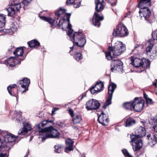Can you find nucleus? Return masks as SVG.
<instances>
[{"label":"nucleus","mask_w":157,"mask_h":157,"mask_svg":"<svg viewBox=\"0 0 157 157\" xmlns=\"http://www.w3.org/2000/svg\"><path fill=\"white\" fill-rule=\"evenodd\" d=\"M86 36L81 32H75L72 36H70V39L73 43V46L70 47L71 49L69 53H70L73 51L75 53L73 56L75 59L77 61L82 60L83 59V56L81 52H77L80 47H83L86 42Z\"/></svg>","instance_id":"1"},{"label":"nucleus","mask_w":157,"mask_h":157,"mask_svg":"<svg viewBox=\"0 0 157 157\" xmlns=\"http://www.w3.org/2000/svg\"><path fill=\"white\" fill-rule=\"evenodd\" d=\"M125 50V44L121 41H117L114 47H109L108 51L105 53V56L108 60H113L114 56L120 55Z\"/></svg>","instance_id":"2"},{"label":"nucleus","mask_w":157,"mask_h":157,"mask_svg":"<svg viewBox=\"0 0 157 157\" xmlns=\"http://www.w3.org/2000/svg\"><path fill=\"white\" fill-rule=\"evenodd\" d=\"M66 11V10L65 9L60 8L55 13L56 16L57 18L56 20L51 17L40 16V14H39V16L41 19L48 22L51 26H54L57 29H60L61 27H62L63 22L62 19H60L58 23V20L59 17H63L65 14Z\"/></svg>","instance_id":"3"},{"label":"nucleus","mask_w":157,"mask_h":157,"mask_svg":"<svg viewBox=\"0 0 157 157\" xmlns=\"http://www.w3.org/2000/svg\"><path fill=\"white\" fill-rule=\"evenodd\" d=\"M104 0H95V12L93 18V25L96 27H99L101 25L100 22L104 19L103 15L100 16L98 12L101 11L104 9Z\"/></svg>","instance_id":"4"},{"label":"nucleus","mask_w":157,"mask_h":157,"mask_svg":"<svg viewBox=\"0 0 157 157\" xmlns=\"http://www.w3.org/2000/svg\"><path fill=\"white\" fill-rule=\"evenodd\" d=\"M43 133L45 136L43 140L47 138H54L59 139L60 133L58 132L57 130L55 129L52 126H50L41 129L39 133Z\"/></svg>","instance_id":"5"},{"label":"nucleus","mask_w":157,"mask_h":157,"mask_svg":"<svg viewBox=\"0 0 157 157\" xmlns=\"http://www.w3.org/2000/svg\"><path fill=\"white\" fill-rule=\"evenodd\" d=\"M128 34V30L126 27L123 23L119 24L116 29H114L113 35L115 36L123 37L127 36Z\"/></svg>","instance_id":"6"},{"label":"nucleus","mask_w":157,"mask_h":157,"mask_svg":"<svg viewBox=\"0 0 157 157\" xmlns=\"http://www.w3.org/2000/svg\"><path fill=\"white\" fill-rule=\"evenodd\" d=\"M21 8V6L20 3L17 2L16 1L13 0L10 1L8 7L6 8V10L8 12V16H13L15 14L16 11H19Z\"/></svg>","instance_id":"7"},{"label":"nucleus","mask_w":157,"mask_h":157,"mask_svg":"<svg viewBox=\"0 0 157 157\" xmlns=\"http://www.w3.org/2000/svg\"><path fill=\"white\" fill-rule=\"evenodd\" d=\"M116 87V85L113 82L111 83L109 86L108 87V93L107 97V99L102 106V108L103 109H106L108 106L111 104V100L112 98L113 93Z\"/></svg>","instance_id":"8"},{"label":"nucleus","mask_w":157,"mask_h":157,"mask_svg":"<svg viewBox=\"0 0 157 157\" xmlns=\"http://www.w3.org/2000/svg\"><path fill=\"white\" fill-rule=\"evenodd\" d=\"M2 136L4 139L3 142L9 145V143L14 142L17 136L16 137L14 135L9 133L6 131L0 130V136Z\"/></svg>","instance_id":"9"},{"label":"nucleus","mask_w":157,"mask_h":157,"mask_svg":"<svg viewBox=\"0 0 157 157\" xmlns=\"http://www.w3.org/2000/svg\"><path fill=\"white\" fill-rule=\"evenodd\" d=\"M111 62V71L112 72L117 71L119 72L123 73V63L120 60L117 59L114 60Z\"/></svg>","instance_id":"10"},{"label":"nucleus","mask_w":157,"mask_h":157,"mask_svg":"<svg viewBox=\"0 0 157 157\" xmlns=\"http://www.w3.org/2000/svg\"><path fill=\"white\" fill-rule=\"evenodd\" d=\"M145 101L144 99L141 98L136 97L133 100V109L134 111L140 112L142 110Z\"/></svg>","instance_id":"11"},{"label":"nucleus","mask_w":157,"mask_h":157,"mask_svg":"<svg viewBox=\"0 0 157 157\" xmlns=\"http://www.w3.org/2000/svg\"><path fill=\"white\" fill-rule=\"evenodd\" d=\"M131 63L133 66L136 67L143 66L144 65L147 66L150 65L149 61L146 59L143 58L140 59L138 58L131 59Z\"/></svg>","instance_id":"12"},{"label":"nucleus","mask_w":157,"mask_h":157,"mask_svg":"<svg viewBox=\"0 0 157 157\" xmlns=\"http://www.w3.org/2000/svg\"><path fill=\"white\" fill-rule=\"evenodd\" d=\"M139 6L140 8L139 11L140 16L141 17H144L146 20H148L151 14V12L148 8L149 6L142 5Z\"/></svg>","instance_id":"13"},{"label":"nucleus","mask_w":157,"mask_h":157,"mask_svg":"<svg viewBox=\"0 0 157 157\" xmlns=\"http://www.w3.org/2000/svg\"><path fill=\"white\" fill-rule=\"evenodd\" d=\"M135 132V134L130 135V138L133 140L135 138H139L144 136L146 135V130L144 128L140 126L136 128Z\"/></svg>","instance_id":"14"},{"label":"nucleus","mask_w":157,"mask_h":157,"mask_svg":"<svg viewBox=\"0 0 157 157\" xmlns=\"http://www.w3.org/2000/svg\"><path fill=\"white\" fill-rule=\"evenodd\" d=\"M100 105L99 102L94 99L89 100L86 105V108L88 110H96L98 109Z\"/></svg>","instance_id":"15"},{"label":"nucleus","mask_w":157,"mask_h":157,"mask_svg":"<svg viewBox=\"0 0 157 157\" xmlns=\"http://www.w3.org/2000/svg\"><path fill=\"white\" fill-rule=\"evenodd\" d=\"M30 83V79L26 78L19 80L17 83V85L18 87H21L22 88L24 89L22 92V93H23L28 90Z\"/></svg>","instance_id":"16"},{"label":"nucleus","mask_w":157,"mask_h":157,"mask_svg":"<svg viewBox=\"0 0 157 157\" xmlns=\"http://www.w3.org/2000/svg\"><path fill=\"white\" fill-rule=\"evenodd\" d=\"M24 49L23 47H19L17 48L13 52V54L18 59L21 61L24 60L25 56H23Z\"/></svg>","instance_id":"17"},{"label":"nucleus","mask_w":157,"mask_h":157,"mask_svg":"<svg viewBox=\"0 0 157 157\" xmlns=\"http://www.w3.org/2000/svg\"><path fill=\"white\" fill-rule=\"evenodd\" d=\"M20 62L21 61H19L15 57H11L4 61L6 64L11 67H14L17 64H20Z\"/></svg>","instance_id":"18"},{"label":"nucleus","mask_w":157,"mask_h":157,"mask_svg":"<svg viewBox=\"0 0 157 157\" xmlns=\"http://www.w3.org/2000/svg\"><path fill=\"white\" fill-rule=\"evenodd\" d=\"M98 121L103 125L106 126L108 125L109 119L108 116L102 111L98 117Z\"/></svg>","instance_id":"19"},{"label":"nucleus","mask_w":157,"mask_h":157,"mask_svg":"<svg viewBox=\"0 0 157 157\" xmlns=\"http://www.w3.org/2000/svg\"><path fill=\"white\" fill-rule=\"evenodd\" d=\"M131 142H132V148L134 151L140 150L142 146V140L139 138H135L133 140L131 139Z\"/></svg>","instance_id":"20"},{"label":"nucleus","mask_w":157,"mask_h":157,"mask_svg":"<svg viewBox=\"0 0 157 157\" xmlns=\"http://www.w3.org/2000/svg\"><path fill=\"white\" fill-rule=\"evenodd\" d=\"M23 124V128L20 129L18 132V134L19 135H25L29 131H30L32 129L31 126L29 123H25Z\"/></svg>","instance_id":"21"},{"label":"nucleus","mask_w":157,"mask_h":157,"mask_svg":"<svg viewBox=\"0 0 157 157\" xmlns=\"http://www.w3.org/2000/svg\"><path fill=\"white\" fill-rule=\"evenodd\" d=\"M65 143L66 147L64 151L65 152L68 153V151H72L74 150L73 147L74 141L68 138L66 140Z\"/></svg>","instance_id":"22"},{"label":"nucleus","mask_w":157,"mask_h":157,"mask_svg":"<svg viewBox=\"0 0 157 157\" xmlns=\"http://www.w3.org/2000/svg\"><path fill=\"white\" fill-rule=\"evenodd\" d=\"M16 84L10 85L7 88V90L9 93L12 96H16L17 95L18 90Z\"/></svg>","instance_id":"23"},{"label":"nucleus","mask_w":157,"mask_h":157,"mask_svg":"<svg viewBox=\"0 0 157 157\" xmlns=\"http://www.w3.org/2000/svg\"><path fill=\"white\" fill-rule=\"evenodd\" d=\"M147 137L150 144L154 145L157 142V137L153 133H149L147 135Z\"/></svg>","instance_id":"24"},{"label":"nucleus","mask_w":157,"mask_h":157,"mask_svg":"<svg viewBox=\"0 0 157 157\" xmlns=\"http://www.w3.org/2000/svg\"><path fill=\"white\" fill-rule=\"evenodd\" d=\"M10 149V148L9 145L6 143L2 141L1 139H0V151L2 152L6 151V153L9 154V151Z\"/></svg>","instance_id":"25"},{"label":"nucleus","mask_w":157,"mask_h":157,"mask_svg":"<svg viewBox=\"0 0 157 157\" xmlns=\"http://www.w3.org/2000/svg\"><path fill=\"white\" fill-rule=\"evenodd\" d=\"M72 119L73 123L75 124H79L82 119V116L79 113L75 114Z\"/></svg>","instance_id":"26"},{"label":"nucleus","mask_w":157,"mask_h":157,"mask_svg":"<svg viewBox=\"0 0 157 157\" xmlns=\"http://www.w3.org/2000/svg\"><path fill=\"white\" fill-rule=\"evenodd\" d=\"M29 47L37 48L40 46V43L36 40H33L28 42Z\"/></svg>","instance_id":"27"},{"label":"nucleus","mask_w":157,"mask_h":157,"mask_svg":"<svg viewBox=\"0 0 157 157\" xmlns=\"http://www.w3.org/2000/svg\"><path fill=\"white\" fill-rule=\"evenodd\" d=\"M136 123V121L132 117H128L125 120V126L130 127Z\"/></svg>","instance_id":"28"},{"label":"nucleus","mask_w":157,"mask_h":157,"mask_svg":"<svg viewBox=\"0 0 157 157\" xmlns=\"http://www.w3.org/2000/svg\"><path fill=\"white\" fill-rule=\"evenodd\" d=\"M133 100L131 101L124 103V107L128 110H132L133 109Z\"/></svg>","instance_id":"29"},{"label":"nucleus","mask_w":157,"mask_h":157,"mask_svg":"<svg viewBox=\"0 0 157 157\" xmlns=\"http://www.w3.org/2000/svg\"><path fill=\"white\" fill-rule=\"evenodd\" d=\"M154 40H148V45L146 48V51L147 54L151 52L154 45Z\"/></svg>","instance_id":"30"},{"label":"nucleus","mask_w":157,"mask_h":157,"mask_svg":"<svg viewBox=\"0 0 157 157\" xmlns=\"http://www.w3.org/2000/svg\"><path fill=\"white\" fill-rule=\"evenodd\" d=\"M94 86L95 87V89H97V91L99 92L104 87V83L103 82L100 81L99 82H97Z\"/></svg>","instance_id":"31"},{"label":"nucleus","mask_w":157,"mask_h":157,"mask_svg":"<svg viewBox=\"0 0 157 157\" xmlns=\"http://www.w3.org/2000/svg\"><path fill=\"white\" fill-rule=\"evenodd\" d=\"M52 122V121H49L47 120L44 121L38 124L37 127L38 129L39 132L40 131L41 129H44V128H42L44 127L48 123Z\"/></svg>","instance_id":"32"},{"label":"nucleus","mask_w":157,"mask_h":157,"mask_svg":"<svg viewBox=\"0 0 157 157\" xmlns=\"http://www.w3.org/2000/svg\"><path fill=\"white\" fill-rule=\"evenodd\" d=\"M151 0H140L138 6L146 5L150 6H151Z\"/></svg>","instance_id":"33"},{"label":"nucleus","mask_w":157,"mask_h":157,"mask_svg":"<svg viewBox=\"0 0 157 157\" xmlns=\"http://www.w3.org/2000/svg\"><path fill=\"white\" fill-rule=\"evenodd\" d=\"M6 17L2 14H0V28L5 25L6 23Z\"/></svg>","instance_id":"34"},{"label":"nucleus","mask_w":157,"mask_h":157,"mask_svg":"<svg viewBox=\"0 0 157 157\" xmlns=\"http://www.w3.org/2000/svg\"><path fill=\"white\" fill-rule=\"evenodd\" d=\"M150 124L153 125H157V115L155 117H151L149 120Z\"/></svg>","instance_id":"35"},{"label":"nucleus","mask_w":157,"mask_h":157,"mask_svg":"<svg viewBox=\"0 0 157 157\" xmlns=\"http://www.w3.org/2000/svg\"><path fill=\"white\" fill-rule=\"evenodd\" d=\"M63 146L62 145L60 144H57L54 146L55 148V151L57 153H60L63 151L62 148Z\"/></svg>","instance_id":"36"},{"label":"nucleus","mask_w":157,"mask_h":157,"mask_svg":"<svg viewBox=\"0 0 157 157\" xmlns=\"http://www.w3.org/2000/svg\"><path fill=\"white\" fill-rule=\"evenodd\" d=\"M71 16V14H68L66 16L67 17V21L68 22V26L67 28L68 29H72L71 25L70 23V19Z\"/></svg>","instance_id":"37"},{"label":"nucleus","mask_w":157,"mask_h":157,"mask_svg":"<svg viewBox=\"0 0 157 157\" xmlns=\"http://www.w3.org/2000/svg\"><path fill=\"white\" fill-rule=\"evenodd\" d=\"M152 36L154 40H157V29L152 32Z\"/></svg>","instance_id":"38"},{"label":"nucleus","mask_w":157,"mask_h":157,"mask_svg":"<svg viewBox=\"0 0 157 157\" xmlns=\"http://www.w3.org/2000/svg\"><path fill=\"white\" fill-rule=\"evenodd\" d=\"M90 91L92 94H94L96 92H98L97 91V89H95V87L94 86H92L90 89Z\"/></svg>","instance_id":"39"},{"label":"nucleus","mask_w":157,"mask_h":157,"mask_svg":"<svg viewBox=\"0 0 157 157\" xmlns=\"http://www.w3.org/2000/svg\"><path fill=\"white\" fill-rule=\"evenodd\" d=\"M15 113L17 115V117H19V120L20 121V117H21V113L20 111L18 112L17 111H15Z\"/></svg>","instance_id":"40"},{"label":"nucleus","mask_w":157,"mask_h":157,"mask_svg":"<svg viewBox=\"0 0 157 157\" xmlns=\"http://www.w3.org/2000/svg\"><path fill=\"white\" fill-rule=\"evenodd\" d=\"M32 0H23L22 2L25 6H27L30 2Z\"/></svg>","instance_id":"41"},{"label":"nucleus","mask_w":157,"mask_h":157,"mask_svg":"<svg viewBox=\"0 0 157 157\" xmlns=\"http://www.w3.org/2000/svg\"><path fill=\"white\" fill-rule=\"evenodd\" d=\"M74 2L75 0H67L66 2V5H68L74 4Z\"/></svg>","instance_id":"42"},{"label":"nucleus","mask_w":157,"mask_h":157,"mask_svg":"<svg viewBox=\"0 0 157 157\" xmlns=\"http://www.w3.org/2000/svg\"><path fill=\"white\" fill-rule=\"evenodd\" d=\"M86 96V93H84L81 95L78 98V99L79 101H81L84 97Z\"/></svg>","instance_id":"43"},{"label":"nucleus","mask_w":157,"mask_h":157,"mask_svg":"<svg viewBox=\"0 0 157 157\" xmlns=\"http://www.w3.org/2000/svg\"><path fill=\"white\" fill-rule=\"evenodd\" d=\"M122 151L123 154L126 157L129 153L126 149H124L122 150Z\"/></svg>","instance_id":"44"},{"label":"nucleus","mask_w":157,"mask_h":157,"mask_svg":"<svg viewBox=\"0 0 157 157\" xmlns=\"http://www.w3.org/2000/svg\"><path fill=\"white\" fill-rule=\"evenodd\" d=\"M8 156L9 154H7V153H1L0 154V157H8Z\"/></svg>","instance_id":"45"},{"label":"nucleus","mask_w":157,"mask_h":157,"mask_svg":"<svg viewBox=\"0 0 157 157\" xmlns=\"http://www.w3.org/2000/svg\"><path fill=\"white\" fill-rule=\"evenodd\" d=\"M73 30L72 29H68V30L67 32V35L68 36H70L73 32Z\"/></svg>","instance_id":"46"},{"label":"nucleus","mask_w":157,"mask_h":157,"mask_svg":"<svg viewBox=\"0 0 157 157\" xmlns=\"http://www.w3.org/2000/svg\"><path fill=\"white\" fill-rule=\"evenodd\" d=\"M146 103L147 104H151L152 100L151 99L148 98L146 99Z\"/></svg>","instance_id":"47"},{"label":"nucleus","mask_w":157,"mask_h":157,"mask_svg":"<svg viewBox=\"0 0 157 157\" xmlns=\"http://www.w3.org/2000/svg\"><path fill=\"white\" fill-rule=\"evenodd\" d=\"M68 14H71V13H65V14L63 15V17H63V18L62 19H62V20L63 21H67V19L66 16H67V15Z\"/></svg>","instance_id":"48"},{"label":"nucleus","mask_w":157,"mask_h":157,"mask_svg":"<svg viewBox=\"0 0 157 157\" xmlns=\"http://www.w3.org/2000/svg\"><path fill=\"white\" fill-rule=\"evenodd\" d=\"M69 113L71 117L72 118L74 116L73 111L72 109H70L69 110Z\"/></svg>","instance_id":"49"},{"label":"nucleus","mask_w":157,"mask_h":157,"mask_svg":"<svg viewBox=\"0 0 157 157\" xmlns=\"http://www.w3.org/2000/svg\"><path fill=\"white\" fill-rule=\"evenodd\" d=\"M59 109V108H56V107H54L53 108L52 110V114L53 115L54 114V113L56 111L58 110Z\"/></svg>","instance_id":"50"},{"label":"nucleus","mask_w":157,"mask_h":157,"mask_svg":"<svg viewBox=\"0 0 157 157\" xmlns=\"http://www.w3.org/2000/svg\"><path fill=\"white\" fill-rule=\"evenodd\" d=\"M80 3H79L78 4H76L75 3L74 4V7L76 8H78L80 6Z\"/></svg>","instance_id":"51"},{"label":"nucleus","mask_w":157,"mask_h":157,"mask_svg":"<svg viewBox=\"0 0 157 157\" xmlns=\"http://www.w3.org/2000/svg\"><path fill=\"white\" fill-rule=\"evenodd\" d=\"M157 83V79H156L153 82V84L154 86H156Z\"/></svg>","instance_id":"52"},{"label":"nucleus","mask_w":157,"mask_h":157,"mask_svg":"<svg viewBox=\"0 0 157 157\" xmlns=\"http://www.w3.org/2000/svg\"><path fill=\"white\" fill-rule=\"evenodd\" d=\"M144 97L145 100L148 98V97L147 95L145 93H144Z\"/></svg>","instance_id":"53"},{"label":"nucleus","mask_w":157,"mask_h":157,"mask_svg":"<svg viewBox=\"0 0 157 157\" xmlns=\"http://www.w3.org/2000/svg\"><path fill=\"white\" fill-rule=\"evenodd\" d=\"M153 128L155 130V131L157 132V126H153Z\"/></svg>","instance_id":"54"},{"label":"nucleus","mask_w":157,"mask_h":157,"mask_svg":"<svg viewBox=\"0 0 157 157\" xmlns=\"http://www.w3.org/2000/svg\"><path fill=\"white\" fill-rule=\"evenodd\" d=\"M140 45H140H136V46H135L134 47L135 49H136V48H138Z\"/></svg>","instance_id":"55"},{"label":"nucleus","mask_w":157,"mask_h":157,"mask_svg":"<svg viewBox=\"0 0 157 157\" xmlns=\"http://www.w3.org/2000/svg\"><path fill=\"white\" fill-rule=\"evenodd\" d=\"M126 157H132V156L129 154Z\"/></svg>","instance_id":"56"},{"label":"nucleus","mask_w":157,"mask_h":157,"mask_svg":"<svg viewBox=\"0 0 157 157\" xmlns=\"http://www.w3.org/2000/svg\"><path fill=\"white\" fill-rule=\"evenodd\" d=\"M56 124H57V125H59V126H61V124H62V123H60V124H59V122H57V123H56Z\"/></svg>","instance_id":"57"},{"label":"nucleus","mask_w":157,"mask_h":157,"mask_svg":"<svg viewBox=\"0 0 157 157\" xmlns=\"http://www.w3.org/2000/svg\"><path fill=\"white\" fill-rule=\"evenodd\" d=\"M11 49H12L13 48H14V46H11Z\"/></svg>","instance_id":"58"},{"label":"nucleus","mask_w":157,"mask_h":157,"mask_svg":"<svg viewBox=\"0 0 157 157\" xmlns=\"http://www.w3.org/2000/svg\"><path fill=\"white\" fill-rule=\"evenodd\" d=\"M28 156V155L26 154L24 156V157H27Z\"/></svg>","instance_id":"59"},{"label":"nucleus","mask_w":157,"mask_h":157,"mask_svg":"<svg viewBox=\"0 0 157 157\" xmlns=\"http://www.w3.org/2000/svg\"><path fill=\"white\" fill-rule=\"evenodd\" d=\"M33 137H32V136H31V137H30V140H31L32 139H33Z\"/></svg>","instance_id":"60"},{"label":"nucleus","mask_w":157,"mask_h":157,"mask_svg":"<svg viewBox=\"0 0 157 157\" xmlns=\"http://www.w3.org/2000/svg\"><path fill=\"white\" fill-rule=\"evenodd\" d=\"M5 32H6V31H4ZM10 32V31H9V30H8V31H6V32Z\"/></svg>","instance_id":"61"},{"label":"nucleus","mask_w":157,"mask_h":157,"mask_svg":"<svg viewBox=\"0 0 157 157\" xmlns=\"http://www.w3.org/2000/svg\"><path fill=\"white\" fill-rule=\"evenodd\" d=\"M8 51H10V49H8Z\"/></svg>","instance_id":"62"},{"label":"nucleus","mask_w":157,"mask_h":157,"mask_svg":"<svg viewBox=\"0 0 157 157\" xmlns=\"http://www.w3.org/2000/svg\"><path fill=\"white\" fill-rule=\"evenodd\" d=\"M83 157H85V156H84Z\"/></svg>","instance_id":"63"}]
</instances>
